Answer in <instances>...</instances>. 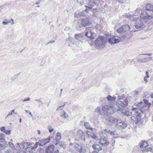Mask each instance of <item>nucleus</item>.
I'll return each mask as SVG.
<instances>
[{
	"mask_svg": "<svg viewBox=\"0 0 153 153\" xmlns=\"http://www.w3.org/2000/svg\"><path fill=\"white\" fill-rule=\"evenodd\" d=\"M55 42V41L54 40H50L46 44V45L50 43H54V42Z\"/></svg>",
	"mask_w": 153,
	"mask_h": 153,
	"instance_id": "de8ad7c7",
	"label": "nucleus"
},
{
	"mask_svg": "<svg viewBox=\"0 0 153 153\" xmlns=\"http://www.w3.org/2000/svg\"><path fill=\"white\" fill-rule=\"evenodd\" d=\"M147 58H144L143 59H138V61L139 62H146L148 61H147Z\"/></svg>",
	"mask_w": 153,
	"mask_h": 153,
	"instance_id": "473e14b6",
	"label": "nucleus"
},
{
	"mask_svg": "<svg viewBox=\"0 0 153 153\" xmlns=\"http://www.w3.org/2000/svg\"><path fill=\"white\" fill-rule=\"evenodd\" d=\"M85 133H84L81 130H79L77 132V136L82 141H85Z\"/></svg>",
	"mask_w": 153,
	"mask_h": 153,
	"instance_id": "423d86ee",
	"label": "nucleus"
},
{
	"mask_svg": "<svg viewBox=\"0 0 153 153\" xmlns=\"http://www.w3.org/2000/svg\"><path fill=\"white\" fill-rule=\"evenodd\" d=\"M110 107L108 105H105L102 106V110L103 113L105 114H109L108 111L109 110Z\"/></svg>",
	"mask_w": 153,
	"mask_h": 153,
	"instance_id": "4468645a",
	"label": "nucleus"
},
{
	"mask_svg": "<svg viewBox=\"0 0 153 153\" xmlns=\"http://www.w3.org/2000/svg\"><path fill=\"white\" fill-rule=\"evenodd\" d=\"M148 146V142H146L144 141L141 143L140 146V147L144 148L147 146Z\"/></svg>",
	"mask_w": 153,
	"mask_h": 153,
	"instance_id": "393cba45",
	"label": "nucleus"
},
{
	"mask_svg": "<svg viewBox=\"0 0 153 153\" xmlns=\"http://www.w3.org/2000/svg\"><path fill=\"white\" fill-rule=\"evenodd\" d=\"M144 80L146 82H148V80L147 79V77H146V76L144 78Z\"/></svg>",
	"mask_w": 153,
	"mask_h": 153,
	"instance_id": "bf43d9fd",
	"label": "nucleus"
},
{
	"mask_svg": "<svg viewBox=\"0 0 153 153\" xmlns=\"http://www.w3.org/2000/svg\"><path fill=\"white\" fill-rule=\"evenodd\" d=\"M10 130H5V132L4 133L7 135H9L10 133Z\"/></svg>",
	"mask_w": 153,
	"mask_h": 153,
	"instance_id": "79ce46f5",
	"label": "nucleus"
},
{
	"mask_svg": "<svg viewBox=\"0 0 153 153\" xmlns=\"http://www.w3.org/2000/svg\"><path fill=\"white\" fill-rule=\"evenodd\" d=\"M138 105L139 107H140L141 108H143L144 106L145 105V104L144 102H141L138 104Z\"/></svg>",
	"mask_w": 153,
	"mask_h": 153,
	"instance_id": "72a5a7b5",
	"label": "nucleus"
},
{
	"mask_svg": "<svg viewBox=\"0 0 153 153\" xmlns=\"http://www.w3.org/2000/svg\"><path fill=\"white\" fill-rule=\"evenodd\" d=\"M117 31L119 33H124V32L123 30V29L122 28V26L118 28L117 30Z\"/></svg>",
	"mask_w": 153,
	"mask_h": 153,
	"instance_id": "2f4dec72",
	"label": "nucleus"
},
{
	"mask_svg": "<svg viewBox=\"0 0 153 153\" xmlns=\"http://www.w3.org/2000/svg\"><path fill=\"white\" fill-rule=\"evenodd\" d=\"M117 123L116 126L118 128L124 129L127 126V124L124 122L120 121L118 122H118Z\"/></svg>",
	"mask_w": 153,
	"mask_h": 153,
	"instance_id": "9d476101",
	"label": "nucleus"
},
{
	"mask_svg": "<svg viewBox=\"0 0 153 153\" xmlns=\"http://www.w3.org/2000/svg\"><path fill=\"white\" fill-rule=\"evenodd\" d=\"M77 151L79 153H85L86 152V150L84 147L80 146H78Z\"/></svg>",
	"mask_w": 153,
	"mask_h": 153,
	"instance_id": "6ab92c4d",
	"label": "nucleus"
},
{
	"mask_svg": "<svg viewBox=\"0 0 153 153\" xmlns=\"http://www.w3.org/2000/svg\"><path fill=\"white\" fill-rule=\"evenodd\" d=\"M39 143L38 142H36L34 147H33V149H35L37 147L38 145H39Z\"/></svg>",
	"mask_w": 153,
	"mask_h": 153,
	"instance_id": "ea45409f",
	"label": "nucleus"
},
{
	"mask_svg": "<svg viewBox=\"0 0 153 153\" xmlns=\"http://www.w3.org/2000/svg\"><path fill=\"white\" fill-rule=\"evenodd\" d=\"M76 43L78 44H82L83 43V42L81 40V39L77 40Z\"/></svg>",
	"mask_w": 153,
	"mask_h": 153,
	"instance_id": "a19ab883",
	"label": "nucleus"
},
{
	"mask_svg": "<svg viewBox=\"0 0 153 153\" xmlns=\"http://www.w3.org/2000/svg\"><path fill=\"white\" fill-rule=\"evenodd\" d=\"M146 10L148 11H152L153 12V5L149 4H147L146 6Z\"/></svg>",
	"mask_w": 153,
	"mask_h": 153,
	"instance_id": "a211bd4d",
	"label": "nucleus"
},
{
	"mask_svg": "<svg viewBox=\"0 0 153 153\" xmlns=\"http://www.w3.org/2000/svg\"><path fill=\"white\" fill-rule=\"evenodd\" d=\"M104 37L101 36L97 39L95 42V44L96 46H102L105 43Z\"/></svg>",
	"mask_w": 153,
	"mask_h": 153,
	"instance_id": "20e7f679",
	"label": "nucleus"
},
{
	"mask_svg": "<svg viewBox=\"0 0 153 153\" xmlns=\"http://www.w3.org/2000/svg\"><path fill=\"white\" fill-rule=\"evenodd\" d=\"M48 129L49 130V131L50 133H51L53 130V128H52L51 126H49L48 127Z\"/></svg>",
	"mask_w": 153,
	"mask_h": 153,
	"instance_id": "37998d69",
	"label": "nucleus"
},
{
	"mask_svg": "<svg viewBox=\"0 0 153 153\" xmlns=\"http://www.w3.org/2000/svg\"><path fill=\"white\" fill-rule=\"evenodd\" d=\"M29 152L32 153H37L36 151L32 147L29 151Z\"/></svg>",
	"mask_w": 153,
	"mask_h": 153,
	"instance_id": "e433bc0d",
	"label": "nucleus"
},
{
	"mask_svg": "<svg viewBox=\"0 0 153 153\" xmlns=\"http://www.w3.org/2000/svg\"><path fill=\"white\" fill-rule=\"evenodd\" d=\"M116 98L115 97H112L110 95H108L106 99L109 102H112L116 100Z\"/></svg>",
	"mask_w": 153,
	"mask_h": 153,
	"instance_id": "aec40b11",
	"label": "nucleus"
},
{
	"mask_svg": "<svg viewBox=\"0 0 153 153\" xmlns=\"http://www.w3.org/2000/svg\"><path fill=\"white\" fill-rule=\"evenodd\" d=\"M50 141V138L48 137L45 139H42L39 141V146H43Z\"/></svg>",
	"mask_w": 153,
	"mask_h": 153,
	"instance_id": "9b49d317",
	"label": "nucleus"
},
{
	"mask_svg": "<svg viewBox=\"0 0 153 153\" xmlns=\"http://www.w3.org/2000/svg\"><path fill=\"white\" fill-rule=\"evenodd\" d=\"M14 150H12L10 149H7L5 152L6 153H14Z\"/></svg>",
	"mask_w": 153,
	"mask_h": 153,
	"instance_id": "c9c22d12",
	"label": "nucleus"
},
{
	"mask_svg": "<svg viewBox=\"0 0 153 153\" xmlns=\"http://www.w3.org/2000/svg\"><path fill=\"white\" fill-rule=\"evenodd\" d=\"M8 144L10 146V147L13 150H15L16 151V150L15 149V146L11 142H9L8 143Z\"/></svg>",
	"mask_w": 153,
	"mask_h": 153,
	"instance_id": "7c9ffc66",
	"label": "nucleus"
},
{
	"mask_svg": "<svg viewBox=\"0 0 153 153\" xmlns=\"http://www.w3.org/2000/svg\"><path fill=\"white\" fill-rule=\"evenodd\" d=\"M66 104V102H64L62 103L61 105L58 107V110H59V112L60 115L62 118L65 119L68 117V115L66 114L64 110L62 109V108H63V106Z\"/></svg>",
	"mask_w": 153,
	"mask_h": 153,
	"instance_id": "7ed1b4c3",
	"label": "nucleus"
},
{
	"mask_svg": "<svg viewBox=\"0 0 153 153\" xmlns=\"http://www.w3.org/2000/svg\"><path fill=\"white\" fill-rule=\"evenodd\" d=\"M148 102V100H146L145 101H144V103L145 104H146L147 103V102Z\"/></svg>",
	"mask_w": 153,
	"mask_h": 153,
	"instance_id": "0e129e2a",
	"label": "nucleus"
},
{
	"mask_svg": "<svg viewBox=\"0 0 153 153\" xmlns=\"http://www.w3.org/2000/svg\"><path fill=\"white\" fill-rule=\"evenodd\" d=\"M131 119L133 121V122H136L137 120V117L136 116V117L134 116H132L131 117Z\"/></svg>",
	"mask_w": 153,
	"mask_h": 153,
	"instance_id": "f704fd0d",
	"label": "nucleus"
},
{
	"mask_svg": "<svg viewBox=\"0 0 153 153\" xmlns=\"http://www.w3.org/2000/svg\"><path fill=\"white\" fill-rule=\"evenodd\" d=\"M93 34V32L90 30H88V32L85 33V35L88 38L91 37Z\"/></svg>",
	"mask_w": 153,
	"mask_h": 153,
	"instance_id": "cd10ccee",
	"label": "nucleus"
},
{
	"mask_svg": "<svg viewBox=\"0 0 153 153\" xmlns=\"http://www.w3.org/2000/svg\"><path fill=\"white\" fill-rule=\"evenodd\" d=\"M30 98L29 97H28L27 98V99H25L24 100H23L22 101L23 102H25V101H30Z\"/></svg>",
	"mask_w": 153,
	"mask_h": 153,
	"instance_id": "8fccbe9b",
	"label": "nucleus"
},
{
	"mask_svg": "<svg viewBox=\"0 0 153 153\" xmlns=\"http://www.w3.org/2000/svg\"><path fill=\"white\" fill-rule=\"evenodd\" d=\"M7 146V145L6 142L2 143H0V152L6 148Z\"/></svg>",
	"mask_w": 153,
	"mask_h": 153,
	"instance_id": "5701e85b",
	"label": "nucleus"
},
{
	"mask_svg": "<svg viewBox=\"0 0 153 153\" xmlns=\"http://www.w3.org/2000/svg\"><path fill=\"white\" fill-rule=\"evenodd\" d=\"M142 55H147L149 56H151L152 55V53H143L142 54Z\"/></svg>",
	"mask_w": 153,
	"mask_h": 153,
	"instance_id": "864d4df0",
	"label": "nucleus"
},
{
	"mask_svg": "<svg viewBox=\"0 0 153 153\" xmlns=\"http://www.w3.org/2000/svg\"><path fill=\"white\" fill-rule=\"evenodd\" d=\"M91 137L92 138L96 140H97L98 139V137L94 134L91 135Z\"/></svg>",
	"mask_w": 153,
	"mask_h": 153,
	"instance_id": "58836bf2",
	"label": "nucleus"
},
{
	"mask_svg": "<svg viewBox=\"0 0 153 153\" xmlns=\"http://www.w3.org/2000/svg\"><path fill=\"white\" fill-rule=\"evenodd\" d=\"M152 18H153V16H152L147 15L145 16L143 18L144 21L146 23L149 22V20H151Z\"/></svg>",
	"mask_w": 153,
	"mask_h": 153,
	"instance_id": "dca6fc26",
	"label": "nucleus"
},
{
	"mask_svg": "<svg viewBox=\"0 0 153 153\" xmlns=\"http://www.w3.org/2000/svg\"><path fill=\"white\" fill-rule=\"evenodd\" d=\"M115 131H111L110 134L112 135H115Z\"/></svg>",
	"mask_w": 153,
	"mask_h": 153,
	"instance_id": "4d7b16f0",
	"label": "nucleus"
},
{
	"mask_svg": "<svg viewBox=\"0 0 153 153\" xmlns=\"http://www.w3.org/2000/svg\"><path fill=\"white\" fill-rule=\"evenodd\" d=\"M35 101L38 102L39 104V102H41V104H43V103L42 102V101L41 100L37 99L35 100Z\"/></svg>",
	"mask_w": 153,
	"mask_h": 153,
	"instance_id": "49530a36",
	"label": "nucleus"
},
{
	"mask_svg": "<svg viewBox=\"0 0 153 153\" xmlns=\"http://www.w3.org/2000/svg\"><path fill=\"white\" fill-rule=\"evenodd\" d=\"M92 3H91L90 4H89V6L88 7H87V6H85V7L86 8H88V9L86 8L85 10V11H87V12H88V11L90 10L91 9V8L92 7Z\"/></svg>",
	"mask_w": 153,
	"mask_h": 153,
	"instance_id": "c756f323",
	"label": "nucleus"
},
{
	"mask_svg": "<svg viewBox=\"0 0 153 153\" xmlns=\"http://www.w3.org/2000/svg\"><path fill=\"white\" fill-rule=\"evenodd\" d=\"M84 126L87 129H90L92 130L93 128L91 127L90 125L88 123L85 122L84 123Z\"/></svg>",
	"mask_w": 153,
	"mask_h": 153,
	"instance_id": "a878e982",
	"label": "nucleus"
},
{
	"mask_svg": "<svg viewBox=\"0 0 153 153\" xmlns=\"http://www.w3.org/2000/svg\"><path fill=\"white\" fill-rule=\"evenodd\" d=\"M30 143H25L22 142L20 143V145L21 147L19 146L20 148L22 147L25 149H26L29 148V146L30 145Z\"/></svg>",
	"mask_w": 153,
	"mask_h": 153,
	"instance_id": "2eb2a0df",
	"label": "nucleus"
},
{
	"mask_svg": "<svg viewBox=\"0 0 153 153\" xmlns=\"http://www.w3.org/2000/svg\"><path fill=\"white\" fill-rule=\"evenodd\" d=\"M19 153H26V152L24 151H20Z\"/></svg>",
	"mask_w": 153,
	"mask_h": 153,
	"instance_id": "338daca9",
	"label": "nucleus"
},
{
	"mask_svg": "<svg viewBox=\"0 0 153 153\" xmlns=\"http://www.w3.org/2000/svg\"><path fill=\"white\" fill-rule=\"evenodd\" d=\"M10 20H11V22H12L11 23V25H13L14 23V22H13V20L12 18H11Z\"/></svg>",
	"mask_w": 153,
	"mask_h": 153,
	"instance_id": "052dcab7",
	"label": "nucleus"
},
{
	"mask_svg": "<svg viewBox=\"0 0 153 153\" xmlns=\"http://www.w3.org/2000/svg\"><path fill=\"white\" fill-rule=\"evenodd\" d=\"M2 24L3 25H7L8 24V22H6L4 21L3 22Z\"/></svg>",
	"mask_w": 153,
	"mask_h": 153,
	"instance_id": "5fc2aeb1",
	"label": "nucleus"
},
{
	"mask_svg": "<svg viewBox=\"0 0 153 153\" xmlns=\"http://www.w3.org/2000/svg\"><path fill=\"white\" fill-rule=\"evenodd\" d=\"M101 108L100 107H98L95 109V112L100 113Z\"/></svg>",
	"mask_w": 153,
	"mask_h": 153,
	"instance_id": "4c0bfd02",
	"label": "nucleus"
},
{
	"mask_svg": "<svg viewBox=\"0 0 153 153\" xmlns=\"http://www.w3.org/2000/svg\"><path fill=\"white\" fill-rule=\"evenodd\" d=\"M134 26L137 29H139L144 28V25L141 20L140 19H138L137 20L135 23Z\"/></svg>",
	"mask_w": 153,
	"mask_h": 153,
	"instance_id": "0eeeda50",
	"label": "nucleus"
},
{
	"mask_svg": "<svg viewBox=\"0 0 153 153\" xmlns=\"http://www.w3.org/2000/svg\"><path fill=\"white\" fill-rule=\"evenodd\" d=\"M121 112L123 115L127 116L131 115L132 114V112L128 111H126L125 110H122Z\"/></svg>",
	"mask_w": 153,
	"mask_h": 153,
	"instance_id": "412c9836",
	"label": "nucleus"
},
{
	"mask_svg": "<svg viewBox=\"0 0 153 153\" xmlns=\"http://www.w3.org/2000/svg\"><path fill=\"white\" fill-rule=\"evenodd\" d=\"M54 148V146L53 145H49L46 148L45 150V153H53Z\"/></svg>",
	"mask_w": 153,
	"mask_h": 153,
	"instance_id": "f8f14e48",
	"label": "nucleus"
},
{
	"mask_svg": "<svg viewBox=\"0 0 153 153\" xmlns=\"http://www.w3.org/2000/svg\"><path fill=\"white\" fill-rule=\"evenodd\" d=\"M13 113H12V112H10L7 115V117H5V119H7L8 117H11V116L12 115H13Z\"/></svg>",
	"mask_w": 153,
	"mask_h": 153,
	"instance_id": "a18cd8bd",
	"label": "nucleus"
},
{
	"mask_svg": "<svg viewBox=\"0 0 153 153\" xmlns=\"http://www.w3.org/2000/svg\"><path fill=\"white\" fill-rule=\"evenodd\" d=\"M108 42L111 45L118 43L120 42V39L118 38L117 37L113 36L112 38L109 39Z\"/></svg>",
	"mask_w": 153,
	"mask_h": 153,
	"instance_id": "6e6552de",
	"label": "nucleus"
},
{
	"mask_svg": "<svg viewBox=\"0 0 153 153\" xmlns=\"http://www.w3.org/2000/svg\"><path fill=\"white\" fill-rule=\"evenodd\" d=\"M58 145L60 148H62L63 149H64L65 147L64 143L62 142H58Z\"/></svg>",
	"mask_w": 153,
	"mask_h": 153,
	"instance_id": "c85d7f7f",
	"label": "nucleus"
},
{
	"mask_svg": "<svg viewBox=\"0 0 153 153\" xmlns=\"http://www.w3.org/2000/svg\"><path fill=\"white\" fill-rule=\"evenodd\" d=\"M74 37L76 40L82 39L83 38V35L82 34H76L74 35Z\"/></svg>",
	"mask_w": 153,
	"mask_h": 153,
	"instance_id": "b1692460",
	"label": "nucleus"
},
{
	"mask_svg": "<svg viewBox=\"0 0 153 153\" xmlns=\"http://www.w3.org/2000/svg\"><path fill=\"white\" fill-rule=\"evenodd\" d=\"M128 102L125 98H123L122 97L119 96L117 105L118 106L117 109V111H120L122 108L127 105Z\"/></svg>",
	"mask_w": 153,
	"mask_h": 153,
	"instance_id": "f03ea898",
	"label": "nucleus"
},
{
	"mask_svg": "<svg viewBox=\"0 0 153 153\" xmlns=\"http://www.w3.org/2000/svg\"><path fill=\"white\" fill-rule=\"evenodd\" d=\"M57 133L56 134V143L55 145H56L57 144Z\"/></svg>",
	"mask_w": 153,
	"mask_h": 153,
	"instance_id": "3c124183",
	"label": "nucleus"
},
{
	"mask_svg": "<svg viewBox=\"0 0 153 153\" xmlns=\"http://www.w3.org/2000/svg\"><path fill=\"white\" fill-rule=\"evenodd\" d=\"M122 28L124 33L126 31L129 30L130 29V27L128 25H126L122 26Z\"/></svg>",
	"mask_w": 153,
	"mask_h": 153,
	"instance_id": "4be33fe9",
	"label": "nucleus"
},
{
	"mask_svg": "<svg viewBox=\"0 0 153 153\" xmlns=\"http://www.w3.org/2000/svg\"><path fill=\"white\" fill-rule=\"evenodd\" d=\"M4 20L6 22H8V24L11 22L10 20L7 19H6Z\"/></svg>",
	"mask_w": 153,
	"mask_h": 153,
	"instance_id": "13d9d810",
	"label": "nucleus"
},
{
	"mask_svg": "<svg viewBox=\"0 0 153 153\" xmlns=\"http://www.w3.org/2000/svg\"><path fill=\"white\" fill-rule=\"evenodd\" d=\"M14 111H15L14 110H13L11 111V112H12V113L13 114V113L15 114H16L17 113L16 112H15Z\"/></svg>",
	"mask_w": 153,
	"mask_h": 153,
	"instance_id": "680f3d73",
	"label": "nucleus"
},
{
	"mask_svg": "<svg viewBox=\"0 0 153 153\" xmlns=\"http://www.w3.org/2000/svg\"><path fill=\"white\" fill-rule=\"evenodd\" d=\"M105 131V132L106 133V132L109 134H110V133L111 132V131H110V130H105L104 131Z\"/></svg>",
	"mask_w": 153,
	"mask_h": 153,
	"instance_id": "603ef678",
	"label": "nucleus"
},
{
	"mask_svg": "<svg viewBox=\"0 0 153 153\" xmlns=\"http://www.w3.org/2000/svg\"><path fill=\"white\" fill-rule=\"evenodd\" d=\"M131 110L132 111L133 113H136V116H140V114L143 113L142 110L137 108H132Z\"/></svg>",
	"mask_w": 153,
	"mask_h": 153,
	"instance_id": "ddd939ff",
	"label": "nucleus"
},
{
	"mask_svg": "<svg viewBox=\"0 0 153 153\" xmlns=\"http://www.w3.org/2000/svg\"><path fill=\"white\" fill-rule=\"evenodd\" d=\"M92 148L97 151H99L102 150L101 147L98 144H94L92 145Z\"/></svg>",
	"mask_w": 153,
	"mask_h": 153,
	"instance_id": "f3484780",
	"label": "nucleus"
},
{
	"mask_svg": "<svg viewBox=\"0 0 153 153\" xmlns=\"http://www.w3.org/2000/svg\"><path fill=\"white\" fill-rule=\"evenodd\" d=\"M106 120L108 123L110 125L116 124L118 122V120L117 119L114 117L111 116L108 117L106 119Z\"/></svg>",
	"mask_w": 153,
	"mask_h": 153,
	"instance_id": "39448f33",
	"label": "nucleus"
},
{
	"mask_svg": "<svg viewBox=\"0 0 153 153\" xmlns=\"http://www.w3.org/2000/svg\"><path fill=\"white\" fill-rule=\"evenodd\" d=\"M81 24L83 27H85L90 25L91 24V23L89 21V19L86 18L82 20Z\"/></svg>",
	"mask_w": 153,
	"mask_h": 153,
	"instance_id": "1a4fd4ad",
	"label": "nucleus"
},
{
	"mask_svg": "<svg viewBox=\"0 0 153 153\" xmlns=\"http://www.w3.org/2000/svg\"><path fill=\"white\" fill-rule=\"evenodd\" d=\"M4 136V134H0V142L3 143L5 141Z\"/></svg>",
	"mask_w": 153,
	"mask_h": 153,
	"instance_id": "bb28decb",
	"label": "nucleus"
},
{
	"mask_svg": "<svg viewBox=\"0 0 153 153\" xmlns=\"http://www.w3.org/2000/svg\"><path fill=\"white\" fill-rule=\"evenodd\" d=\"M134 92L136 94H138L139 92L137 90H135Z\"/></svg>",
	"mask_w": 153,
	"mask_h": 153,
	"instance_id": "e2e57ef3",
	"label": "nucleus"
},
{
	"mask_svg": "<svg viewBox=\"0 0 153 153\" xmlns=\"http://www.w3.org/2000/svg\"><path fill=\"white\" fill-rule=\"evenodd\" d=\"M91 153H98L96 151H93Z\"/></svg>",
	"mask_w": 153,
	"mask_h": 153,
	"instance_id": "774afa93",
	"label": "nucleus"
},
{
	"mask_svg": "<svg viewBox=\"0 0 153 153\" xmlns=\"http://www.w3.org/2000/svg\"><path fill=\"white\" fill-rule=\"evenodd\" d=\"M25 111L26 112H28V113L31 116V117L33 116L32 114H31L30 112L29 111H26L25 110Z\"/></svg>",
	"mask_w": 153,
	"mask_h": 153,
	"instance_id": "6e6d98bb",
	"label": "nucleus"
},
{
	"mask_svg": "<svg viewBox=\"0 0 153 153\" xmlns=\"http://www.w3.org/2000/svg\"><path fill=\"white\" fill-rule=\"evenodd\" d=\"M147 104L149 105H151V103H150L148 102H147Z\"/></svg>",
	"mask_w": 153,
	"mask_h": 153,
	"instance_id": "69168bd1",
	"label": "nucleus"
},
{
	"mask_svg": "<svg viewBox=\"0 0 153 153\" xmlns=\"http://www.w3.org/2000/svg\"><path fill=\"white\" fill-rule=\"evenodd\" d=\"M100 141L99 143L102 146H106L109 144V142L107 140L108 136L105 131H101L100 133Z\"/></svg>",
	"mask_w": 153,
	"mask_h": 153,
	"instance_id": "f257e3e1",
	"label": "nucleus"
},
{
	"mask_svg": "<svg viewBox=\"0 0 153 153\" xmlns=\"http://www.w3.org/2000/svg\"><path fill=\"white\" fill-rule=\"evenodd\" d=\"M0 130L2 132L4 133L6 130L5 127L4 126L1 127L0 128Z\"/></svg>",
	"mask_w": 153,
	"mask_h": 153,
	"instance_id": "c03bdc74",
	"label": "nucleus"
},
{
	"mask_svg": "<svg viewBox=\"0 0 153 153\" xmlns=\"http://www.w3.org/2000/svg\"><path fill=\"white\" fill-rule=\"evenodd\" d=\"M58 140H60L61 139V135L60 133L58 132Z\"/></svg>",
	"mask_w": 153,
	"mask_h": 153,
	"instance_id": "09e8293b",
	"label": "nucleus"
}]
</instances>
